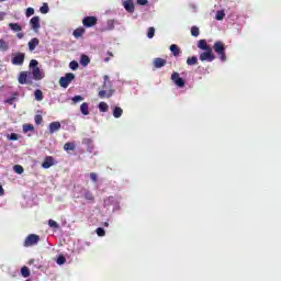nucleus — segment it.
I'll return each mask as SVG.
<instances>
[{"instance_id":"1","label":"nucleus","mask_w":281,"mask_h":281,"mask_svg":"<svg viewBox=\"0 0 281 281\" xmlns=\"http://www.w3.org/2000/svg\"><path fill=\"white\" fill-rule=\"evenodd\" d=\"M33 80H43L45 78V72L41 71V68L38 67V60L32 59L29 65Z\"/></svg>"},{"instance_id":"2","label":"nucleus","mask_w":281,"mask_h":281,"mask_svg":"<svg viewBox=\"0 0 281 281\" xmlns=\"http://www.w3.org/2000/svg\"><path fill=\"white\" fill-rule=\"evenodd\" d=\"M213 49L215 54H217L222 63H225V60H227V55L225 54V49H226L225 43H223L222 41H216L213 45Z\"/></svg>"},{"instance_id":"3","label":"nucleus","mask_w":281,"mask_h":281,"mask_svg":"<svg viewBox=\"0 0 281 281\" xmlns=\"http://www.w3.org/2000/svg\"><path fill=\"white\" fill-rule=\"evenodd\" d=\"M18 81L20 85H34V80H32V72L30 71H21Z\"/></svg>"},{"instance_id":"4","label":"nucleus","mask_w":281,"mask_h":281,"mask_svg":"<svg viewBox=\"0 0 281 281\" xmlns=\"http://www.w3.org/2000/svg\"><path fill=\"white\" fill-rule=\"evenodd\" d=\"M72 80H76V75H74V72H67L65 77L59 79V85L63 87V89H67V87L71 85Z\"/></svg>"},{"instance_id":"5","label":"nucleus","mask_w":281,"mask_h":281,"mask_svg":"<svg viewBox=\"0 0 281 281\" xmlns=\"http://www.w3.org/2000/svg\"><path fill=\"white\" fill-rule=\"evenodd\" d=\"M41 240V236L36 234L29 235L24 240V247H34V245H38Z\"/></svg>"},{"instance_id":"6","label":"nucleus","mask_w":281,"mask_h":281,"mask_svg":"<svg viewBox=\"0 0 281 281\" xmlns=\"http://www.w3.org/2000/svg\"><path fill=\"white\" fill-rule=\"evenodd\" d=\"M215 59H216V56H214L212 48H209L200 54V60L202 63H205V60H207V63H212Z\"/></svg>"},{"instance_id":"7","label":"nucleus","mask_w":281,"mask_h":281,"mask_svg":"<svg viewBox=\"0 0 281 281\" xmlns=\"http://www.w3.org/2000/svg\"><path fill=\"white\" fill-rule=\"evenodd\" d=\"M12 65L21 66L25 63V53H16L11 59Z\"/></svg>"},{"instance_id":"8","label":"nucleus","mask_w":281,"mask_h":281,"mask_svg":"<svg viewBox=\"0 0 281 281\" xmlns=\"http://www.w3.org/2000/svg\"><path fill=\"white\" fill-rule=\"evenodd\" d=\"M83 27H93L94 25H98V18L95 16H86L82 20Z\"/></svg>"},{"instance_id":"9","label":"nucleus","mask_w":281,"mask_h":281,"mask_svg":"<svg viewBox=\"0 0 281 281\" xmlns=\"http://www.w3.org/2000/svg\"><path fill=\"white\" fill-rule=\"evenodd\" d=\"M30 25L34 32H38L41 30V18L38 15L33 16L30 20Z\"/></svg>"},{"instance_id":"10","label":"nucleus","mask_w":281,"mask_h":281,"mask_svg":"<svg viewBox=\"0 0 281 281\" xmlns=\"http://www.w3.org/2000/svg\"><path fill=\"white\" fill-rule=\"evenodd\" d=\"M52 166H56V159L52 156H46L42 162V168L47 170L48 168H52Z\"/></svg>"},{"instance_id":"11","label":"nucleus","mask_w":281,"mask_h":281,"mask_svg":"<svg viewBox=\"0 0 281 281\" xmlns=\"http://www.w3.org/2000/svg\"><path fill=\"white\" fill-rule=\"evenodd\" d=\"M81 192L86 201H89V203H95V195H93V192L89 191V189L86 188H83Z\"/></svg>"},{"instance_id":"12","label":"nucleus","mask_w":281,"mask_h":281,"mask_svg":"<svg viewBox=\"0 0 281 281\" xmlns=\"http://www.w3.org/2000/svg\"><path fill=\"white\" fill-rule=\"evenodd\" d=\"M113 93H115V90L110 89L109 91L106 90H101L99 91L98 95L101 98V100H104V98H112Z\"/></svg>"},{"instance_id":"13","label":"nucleus","mask_w":281,"mask_h":281,"mask_svg":"<svg viewBox=\"0 0 281 281\" xmlns=\"http://www.w3.org/2000/svg\"><path fill=\"white\" fill-rule=\"evenodd\" d=\"M153 63H154V67L156 69H161V67H166L167 61L164 58L157 57V58L154 59Z\"/></svg>"},{"instance_id":"14","label":"nucleus","mask_w":281,"mask_h":281,"mask_svg":"<svg viewBox=\"0 0 281 281\" xmlns=\"http://www.w3.org/2000/svg\"><path fill=\"white\" fill-rule=\"evenodd\" d=\"M123 7L125 8L126 12H135V4L131 0L124 1Z\"/></svg>"},{"instance_id":"15","label":"nucleus","mask_w":281,"mask_h":281,"mask_svg":"<svg viewBox=\"0 0 281 281\" xmlns=\"http://www.w3.org/2000/svg\"><path fill=\"white\" fill-rule=\"evenodd\" d=\"M49 128V133L50 134H54L56 133L57 131H60V122L56 121V122H52L48 126Z\"/></svg>"},{"instance_id":"16","label":"nucleus","mask_w":281,"mask_h":281,"mask_svg":"<svg viewBox=\"0 0 281 281\" xmlns=\"http://www.w3.org/2000/svg\"><path fill=\"white\" fill-rule=\"evenodd\" d=\"M41 43V41L37 37L32 38L29 42V49L30 52H34V49H36V46Z\"/></svg>"},{"instance_id":"17","label":"nucleus","mask_w":281,"mask_h":281,"mask_svg":"<svg viewBox=\"0 0 281 281\" xmlns=\"http://www.w3.org/2000/svg\"><path fill=\"white\" fill-rule=\"evenodd\" d=\"M169 49L176 58H177V56H180V54H181V48H179V46L177 44L170 45Z\"/></svg>"},{"instance_id":"18","label":"nucleus","mask_w":281,"mask_h":281,"mask_svg":"<svg viewBox=\"0 0 281 281\" xmlns=\"http://www.w3.org/2000/svg\"><path fill=\"white\" fill-rule=\"evenodd\" d=\"M198 47H199V49H203L204 52L212 48V47H210V45H207V41H205V40H200L198 42Z\"/></svg>"},{"instance_id":"19","label":"nucleus","mask_w":281,"mask_h":281,"mask_svg":"<svg viewBox=\"0 0 281 281\" xmlns=\"http://www.w3.org/2000/svg\"><path fill=\"white\" fill-rule=\"evenodd\" d=\"M10 49V44L5 40L0 38V52H8Z\"/></svg>"},{"instance_id":"20","label":"nucleus","mask_w":281,"mask_h":281,"mask_svg":"<svg viewBox=\"0 0 281 281\" xmlns=\"http://www.w3.org/2000/svg\"><path fill=\"white\" fill-rule=\"evenodd\" d=\"M89 63H91V59L89 58V56L81 55L80 65H82V67H87L89 65Z\"/></svg>"},{"instance_id":"21","label":"nucleus","mask_w":281,"mask_h":281,"mask_svg":"<svg viewBox=\"0 0 281 281\" xmlns=\"http://www.w3.org/2000/svg\"><path fill=\"white\" fill-rule=\"evenodd\" d=\"M187 65H189L190 67L199 65V58H196V56L188 57Z\"/></svg>"},{"instance_id":"22","label":"nucleus","mask_w":281,"mask_h":281,"mask_svg":"<svg viewBox=\"0 0 281 281\" xmlns=\"http://www.w3.org/2000/svg\"><path fill=\"white\" fill-rule=\"evenodd\" d=\"M9 27L12 30V32H21V30H23V26H21L19 23H9Z\"/></svg>"},{"instance_id":"23","label":"nucleus","mask_w":281,"mask_h":281,"mask_svg":"<svg viewBox=\"0 0 281 281\" xmlns=\"http://www.w3.org/2000/svg\"><path fill=\"white\" fill-rule=\"evenodd\" d=\"M80 112L82 113V115H89V103L83 102L80 105Z\"/></svg>"},{"instance_id":"24","label":"nucleus","mask_w":281,"mask_h":281,"mask_svg":"<svg viewBox=\"0 0 281 281\" xmlns=\"http://www.w3.org/2000/svg\"><path fill=\"white\" fill-rule=\"evenodd\" d=\"M64 150L69 153V150H76V143L68 142L64 145Z\"/></svg>"},{"instance_id":"25","label":"nucleus","mask_w":281,"mask_h":281,"mask_svg":"<svg viewBox=\"0 0 281 281\" xmlns=\"http://www.w3.org/2000/svg\"><path fill=\"white\" fill-rule=\"evenodd\" d=\"M30 268H27V266H23L21 268V276L22 278H30Z\"/></svg>"},{"instance_id":"26","label":"nucleus","mask_w":281,"mask_h":281,"mask_svg":"<svg viewBox=\"0 0 281 281\" xmlns=\"http://www.w3.org/2000/svg\"><path fill=\"white\" fill-rule=\"evenodd\" d=\"M82 34H85V29L82 27H78L74 31L72 35L75 36V38H80V36H82Z\"/></svg>"},{"instance_id":"27","label":"nucleus","mask_w":281,"mask_h":281,"mask_svg":"<svg viewBox=\"0 0 281 281\" xmlns=\"http://www.w3.org/2000/svg\"><path fill=\"white\" fill-rule=\"evenodd\" d=\"M122 113H124V110H122V108H120V106H116V108H114V110H113V116L114 117H122Z\"/></svg>"},{"instance_id":"28","label":"nucleus","mask_w":281,"mask_h":281,"mask_svg":"<svg viewBox=\"0 0 281 281\" xmlns=\"http://www.w3.org/2000/svg\"><path fill=\"white\" fill-rule=\"evenodd\" d=\"M99 111L101 113H106V111H109V104H106V102H100L99 103Z\"/></svg>"},{"instance_id":"29","label":"nucleus","mask_w":281,"mask_h":281,"mask_svg":"<svg viewBox=\"0 0 281 281\" xmlns=\"http://www.w3.org/2000/svg\"><path fill=\"white\" fill-rule=\"evenodd\" d=\"M215 19L216 21H223L225 19V11L224 10L217 11L215 14Z\"/></svg>"},{"instance_id":"30","label":"nucleus","mask_w":281,"mask_h":281,"mask_svg":"<svg viewBox=\"0 0 281 281\" xmlns=\"http://www.w3.org/2000/svg\"><path fill=\"white\" fill-rule=\"evenodd\" d=\"M34 95H35V100H37V102H42V100H43V91L42 90H35V92H34Z\"/></svg>"},{"instance_id":"31","label":"nucleus","mask_w":281,"mask_h":281,"mask_svg":"<svg viewBox=\"0 0 281 281\" xmlns=\"http://www.w3.org/2000/svg\"><path fill=\"white\" fill-rule=\"evenodd\" d=\"M23 133H30V131H34V125L32 124H24L22 127Z\"/></svg>"},{"instance_id":"32","label":"nucleus","mask_w":281,"mask_h":281,"mask_svg":"<svg viewBox=\"0 0 281 281\" xmlns=\"http://www.w3.org/2000/svg\"><path fill=\"white\" fill-rule=\"evenodd\" d=\"M16 93H14L11 98L4 100V104H14V100H16Z\"/></svg>"},{"instance_id":"33","label":"nucleus","mask_w":281,"mask_h":281,"mask_svg":"<svg viewBox=\"0 0 281 281\" xmlns=\"http://www.w3.org/2000/svg\"><path fill=\"white\" fill-rule=\"evenodd\" d=\"M13 170H14V172H16V175H23V171H24L23 166H21V165H15L13 167Z\"/></svg>"},{"instance_id":"34","label":"nucleus","mask_w":281,"mask_h":281,"mask_svg":"<svg viewBox=\"0 0 281 281\" xmlns=\"http://www.w3.org/2000/svg\"><path fill=\"white\" fill-rule=\"evenodd\" d=\"M40 12L42 14H47V12H49V5H47V3H44L41 8H40Z\"/></svg>"},{"instance_id":"35","label":"nucleus","mask_w":281,"mask_h":281,"mask_svg":"<svg viewBox=\"0 0 281 281\" xmlns=\"http://www.w3.org/2000/svg\"><path fill=\"white\" fill-rule=\"evenodd\" d=\"M7 138L10 140V142H16L19 139V134L16 133H11L10 135L7 136Z\"/></svg>"},{"instance_id":"36","label":"nucleus","mask_w":281,"mask_h":281,"mask_svg":"<svg viewBox=\"0 0 281 281\" xmlns=\"http://www.w3.org/2000/svg\"><path fill=\"white\" fill-rule=\"evenodd\" d=\"M57 265H65L67 262V258H65L63 255H59L56 260Z\"/></svg>"},{"instance_id":"37","label":"nucleus","mask_w":281,"mask_h":281,"mask_svg":"<svg viewBox=\"0 0 281 281\" xmlns=\"http://www.w3.org/2000/svg\"><path fill=\"white\" fill-rule=\"evenodd\" d=\"M175 85H177V87H180V88H183V87H186V80H183V78H178V80H176V83Z\"/></svg>"},{"instance_id":"38","label":"nucleus","mask_w":281,"mask_h":281,"mask_svg":"<svg viewBox=\"0 0 281 281\" xmlns=\"http://www.w3.org/2000/svg\"><path fill=\"white\" fill-rule=\"evenodd\" d=\"M48 226L52 227V229H58V223L54 220L48 221Z\"/></svg>"},{"instance_id":"39","label":"nucleus","mask_w":281,"mask_h":281,"mask_svg":"<svg viewBox=\"0 0 281 281\" xmlns=\"http://www.w3.org/2000/svg\"><path fill=\"white\" fill-rule=\"evenodd\" d=\"M200 31H199V26H192L191 27V36H199Z\"/></svg>"},{"instance_id":"40","label":"nucleus","mask_w":281,"mask_h":281,"mask_svg":"<svg viewBox=\"0 0 281 281\" xmlns=\"http://www.w3.org/2000/svg\"><path fill=\"white\" fill-rule=\"evenodd\" d=\"M79 65L78 61L72 60L69 63V68L72 69V71H76V69H78Z\"/></svg>"},{"instance_id":"41","label":"nucleus","mask_w":281,"mask_h":281,"mask_svg":"<svg viewBox=\"0 0 281 281\" xmlns=\"http://www.w3.org/2000/svg\"><path fill=\"white\" fill-rule=\"evenodd\" d=\"M95 232H97V235L100 237L106 236V232L102 227H98Z\"/></svg>"},{"instance_id":"42","label":"nucleus","mask_w":281,"mask_h":281,"mask_svg":"<svg viewBox=\"0 0 281 281\" xmlns=\"http://www.w3.org/2000/svg\"><path fill=\"white\" fill-rule=\"evenodd\" d=\"M34 120H35V124L37 125L43 124V115L37 114L35 115Z\"/></svg>"},{"instance_id":"43","label":"nucleus","mask_w":281,"mask_h":281,"mask_svg":"<svg viewBox=\"0 0 281 281\" xmlns=\"http://www.w3.org/2000/svg\"><path fill=\"white\" fill-rule=\"evenodd\" d=\"M147 36L153 38L155 36V27L150 26L147 32Z\"/></svg>"},{"instance_id":"44","label":"nucleus","mask_w":281,"mask_h":281,"mask_svg":"<svg viewBox=\"0 0 281 281\" xmlns=\"http://www.w3.org/2000/svg\"><path fill=\"white\" fill-rule=\"evenodd\" d=\"M25 15L26 16H32L34 15V8L30 7L26 9V12H25Z\"/></svg>"},{"instance_id":"45","label":"nucleus","mask_w":281,"mask_h":281,"mask_svg":"<svg viewBox=\"0 0 281 281\" xmlns=\"http://www.w3.org/2000/svg\"><path fill=\"white\" fill-rule=\"evenodd\" d=\"M179 78H181L180 76H179V72H173L172 75H171V80H172V82H177V80H179Z\"/></svg>"},{"instance_id":"46","label":"nucleus","mask_w":281,"mask_h":281,"mask_svg":"<svg viewBox=\"0 0 281 281\" xmlns=\"http://www.w3.org/2000/svg\"><path fill=\"white\" fill-rule=\"evenodd\" d=\"M90 179H91V181H93V183H97L98 182V175L95 172H91L90 173Z\"/></svg>"},{"instance_id":"47","label":"nucleus","mask_w":281,"mask_h":281,"mask_svg":"<svg viewBox=\"0 0 281 281\" xmlns=\"http://www.w3.org/2000/svg\"><path fill=\"white\" fill-rule=\"evenodd\" d=\"M82 100H83V98L81 97V95H75L74 98H72V102H82Z\"/></svg>"},{"instance_id":"48","label":"nucleus","mask_w":281,"mask_h":281,"mask_svg":"<svg viewBox=\"0 0 281 281\" xmlns=\"http://www.w3.org/2000/svg\"><path fill=\"white\" fill-rule=\"evenodd\" d=\"M138 5H146L148 0H137Z\"/></svg>"},{"instance_id":"49","label":"nucleus","mask_w":281,"mask_h":281,"mask_svg":"<svg viewBox=\"0 0 281 281\" xmlns=\"http://www.w3.org/2000/svg\"><path fill=\"white\" fill-rule=\"evenodd\" d=\"M5 194V190H3V186L0 184V196H3Z\"/></svg>"},{"instance_id":"50","label":"nucleus","mask_w":281,"mask_h":281,"mask_svg":"<svg viewBox=\"0 0 281 281\" xmlns=\"http://www.w3.org/2000/svg\"><path fill=\"white\" fill-rule=\"evenodd\" d=\"M5 19V12H0V21H3Z\"/></svg>"},{"instance_id":"51","label":"nucleus","mask_w":281,"mask_h":281,"mask_svg":"<svg viewBox=\"0 0 281 281\" xmlns=\"http://www.w3.org/2000/svg\"><path fill=\"white\" fill-rule=\"evenodd\" d=\"M106 80H109V76H104V85H103V87H106Z\"/></svg>"},{"instance_id":"52","label":"nucleus","mask_w":281,"mask_h":281,"mask_svg":"<svg viewBox=\"0 0 281 281\" xmlns=\"http://www.w3.org/2000/svg\"><path fill=\"white\" fill-rule=\"evenodd\" d=\"M16 36L18 38H23V33H18Z\"/></svg>"},{"instance_id":"53","label":"nucleus","mask_w":281,"mask_h":281,"mask_svg":"<svg viewBox=\"0 0 281 281\" xmlns=\"http://www.w3.org/2000/svg\"><path fill=\"white\" fill-rule=\"evenodd\" d=\"M109 60H111V58H109V57L104 58V63H109Z\"/></svg>"},{"instance_id":"54","label":"nucleus","mask_w":281,"mask_h":281,"mask_svg":"<svg viewBox=\"0 0 281 281\" xmlns=\"http://www.w3.org/2000/svg\"><path fill=\"white\" fill-rule=\"evenodd\" d=\"M108 56H111L113 58V53L108 52Z\"/></svg>"},{"instance_id":"55","label":"nucleus","mask_w":281,"mask_h":281,"mask_svg":"<svg viewBox=\"0 0 281 281\" xmlns=\"http://www.w3.org/2000/svg\"><path fill=\"white\" fill-rule=\"evenodd\" d=\"M103 225H104V227H109V223L108 222H105Z\"/></svg>"}]
</instances>
